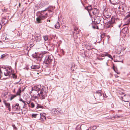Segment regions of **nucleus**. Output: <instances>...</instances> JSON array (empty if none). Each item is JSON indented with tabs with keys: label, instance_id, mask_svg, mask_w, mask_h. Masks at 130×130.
Listing matches in <instances>:
<instances>
[{
	"label": "nucleus",
	"instance_id": "f257e3e1",
	"mask_svg": "<svg viewBox=\"0 0 130 130\" xmlns=\"http://www.w3.org/2000/svg\"><path fill=\"white\" fill-rule=\"evenodd\" d=\"M55 7L49 6L44 10L37 12V17L36 18L37 23L41 22V21L46 18L48 16V14L50 16L52 15L53 14L52 10L54 9Z\"/></svg>",
	"mask_w": 130,
	"mask_h": 130
},
{
	"label": "nucleus",
	"instance_id": "f03ea898",
	"mask_svg": "<svg viewBox=\"0 0 130 130\" xmlns=\"http://www.w3.org/2000/svg\"><path fill=\"white\" fill-rule=\"evenodd\" d=\"M41 86H35L32 88L31 91H36L39 96L42 98H44L47 96L46 93L47 91V88L45 86H42V88H40Z\"/></svg>",
	"mask_w": 130,
	"mask_h": 130
},
{
	"label": "nucleus",
	"instance_id": "7ed1b4c3",
	"mask_svg": "<svg viewBox=\"0 0 130 130\" xmlns=\"http://www.w3.org/2000/svg\"><path fill=\"white\" fill-rule=\"evenodd\" d=\"M12 69L11 67H5L4 69V74L5 76L11 77L13 78H16L17 76L15 74H12Z\"/></svg>",
	"mask_w": 130,
	"mask_h": 130
},
{
	"label": "nucleus",
	"instance_id": "20e7f679",
	"mask_svg": "<svg viewBox=\"0 0 130 130\" xmlns=\"http://www.w3.org/2000/svg\"><path fill=\"white\" fill-rule=\"evenodd\" d=\"M53 59V57L52 55H47L45 57L43 62V66L45 68L49 67L52 63Z\"/></svg>",
	"mask_w": 130,
	"mask_h": 130
},
{
	"label": "nucleus",
	"instance_id": "39448f33",
	"mask_svg": "<svg viewBox=\"0 0 130 130\" xmlns=\"http://www.w3.org/2000/svg\"><path fill=\"white\" fill-rule=\"evenodd\" d=\"M91 14L92 13L93 15H98L99 14V11L98 9L96 8H93L92 10L91 11Z\"/></svg>",
	"mask_w": 130,
	"mask_h": 130
},
{
	"label": "nucleus",
	"instance_id": "423d86ee",
	"mask_svg": "<svg viewBox=\"0 0 130 130\" xmlns=\"http://www.w3.org/2000/svg\"><path fill=\"white\" fill-rule=\"evenodd\" d=\"M13 109L15 111L19 110H20V107L19 106V104L17 103L14 105L12 106Z\"/></svg>",
	"mask_w": 130,
	"mask_h": 130
},
{
	"label": "nucleus",
	"instance_id": "0eeeda50",
	"mask_svg": "<svg viewBox=\"0 0 130 130\" xmlns=\"http://www.w3.org/2000/svg\"><path fill=\"white\" fill-rule=\"evenodd\" d=\"M21 92V88H20L18 90L17 92L16 93V94L14 95L13 96H11L10 98H15L16 97L17 95H20V93Z\"/></svg>",
	"mask_w": 130,
	"mask_h": 130
},
{
	"label": "nucleus",
	"instance_id": "6e6552de",
	"mask_svg": "<svg viewBox=\"0 0 130 130\" xmlns=\"http://www.w3.org/2000/svg\"><path fill=\"white\" fill-rule=\"evenodd\" d=\"M3 102L6 107L7 108H8V109L9 110V111H10V103H7L6 101L5 100H4L3 101Z\"/></svg>",
	"mask_w": 130,
	"mask_h": 130
},
{
	"label": "nucleus",
	"instance_id": "1a4fd4ad",
	"mask_svg": "<svg viewBox=\"0 0 130 130\" xmlns=\"http://www.w3.org/2000/svg\"><path fill=\"white\" fill-rule=\"evenodd\" d=\"M94 22H96V23L98 24L100 23L101 19L100 17H96L94 19Z\"/></svg>",
	"mask_w": 130,
	"mask_h": 130
},
{
	"label": "nucleus",
	"instance_id": "9d476101",
	"mask_svg": "<svg viewBox=\"0 0 130 130\" xmlns=\"http://www.w3.org/2000/svg\"><path fill=\"white\" fill-rule=\"evenodd\" d=\"M40 67L39 65H32L31 66V68L32 69L34 70L38 69Z\"/></svg>",
	"mask_w": 130,
	"mask_h": 130
},
{
	"label": "nucleus",
	"instance_id": "9b49d317",
	"mask_svg": "<svg viewBox=\"0 0 130 130\" xmlns=\"http://www.w3.org/2000/svg\"><path fill=\"white\" fill-rule=\"evenodd\" d=\"M35 40L37 42H38L41 40V37L40 35H36L35 37Z\"/></svg>",
	"mask_w": 130,
	"mask_h": 130
},
{
	"label": "nucleus",
	"instance_id": "f8f14e48",
	"mask_svg": "<svg viewBox=\"0 0 130 130\" xmlns=\"http://www.w3.org/2000/svg\"><path fill=\"white\" fill-rule=\"evenodd\" d=\"M86 9L87 10L88 12L90 14H91V11L92 10L93 8H92L91 6H88L86 8Z\"/></svg>",
	"mask_w": 130,
	"mask_h": 130
},
{
	"label": "nucleus",
	"instance_id": "ddd939ff",
	"mask_svg": "<svg viewBox=\"0 0 130 130\" xmlns=\"http://www.w3.org/2000/svg\"><path fill=\"white\" fill-rule=\"evenodd\" d=\"M121 7H122L123 11H124L126 9L127 5L125 3H123L121 5Z\"/></svg>",
	"mask_w": 130,
	"mask_h": 130
},
{
	"label": "nucleus",
	"instance_id": "4468645a",
	"mask_svg": "<svg viewBox=\"0 0 130 130\" xmlns=\"http://www.w3.org/2000/svg\"><path fill=\"white\" fill-rule=\"evenodd\" d=\"M26 102H27V103L28 104L29 106V107H30V105L29 104L30 103V102L29 101L28 102H25V101H23V102L24 104V105L23 106V108H24V109H27V106H26L27 104L25 103Z\"/></svg>",
	"mask_w": 130,
	"mask_h": 130
},
{
	"label": "nucleus",
	"instance_id": "2eb2a0df",
	"mask_svg": "<svg viewBox=\"0 0 130 130\" xmlns=\"http://www.w3.org/2000/svg\"><path fill=\"white\" fill-rule=\"evenodd\" d=\"M7 20L6 18H3L2 20V24L4 25L7 23Z\"/></svg>",
	"mask_w": 130,
	"mask_h": 130
},
{
	"label": "nucleus",
	"instance_id": "dca6fc26",
	"mask_svg": "<svg viewBox=\"0 0 130 130\" xmlns=\"http://www.w3.org/2000/svg\"><path fill=\"white\" fill-rule=\"evenodd\" d=\"M110 2L113 5L115 4L116 3H118V0H109Z\"/></svg>",
	"mask_w": 130,
	"mask_h": 130
},
{
	"label": "nucleus",
	"instance_id": "f3484780",
	"mask_svg": "<svg viewBox=\"0 0 130 130\" xmlns=\"http://www.w3.org/2000/svg\"><path fill=\"white\" fill-rule=\"evenodd\" d=\"M60 26V25L59 22L58 21L56 22V23L55 25V28L56 29H59V28Z\"/></svg>",
	"mask_w": 130,
	"mask_h": 130
},
{
	"label": "nucleus",
	"instance_id": "a211bd4d",
	"mask_svg": "<svg viewBox=\"0 0 130 130\" xmlns=\"http://www.w3.org/2000/svg\"><path fill=\"white\" fill-rule=\"evenodd\" d=\"M40 115L41 116L40 119L41 120L44 121L46 120V118L45 116L43 115H42L41 113H40Z\"/></svg>",
	"mask_w": 130,
	"mask_h": 130
},
{
	"label": "nucleus",
	"instance_id": "6ab92c4d",
	"mask_svg": "<svg viewBox=\"0 0 130 130\" xmlns=\"http://www.w3.org/2000/svg\"><path fill=\"white\" fill-rule=\"evenodd\" d=\"M101 90H98L96 92L95 94L96 95H98V96L100 97L101 95Z\"/></svg>",
	"mask_w": 130,
	"mask_h": 130
},
{
	"label": "nucleus",
	"instance_id": "aec40b11",
	"mask_svg": "<svg viewBox=\"0 0 130 130\" xmlns=\"http://www.w3.org/2000/svg\"><path fill=\"white\" fill-rule=\"evenodd\" d=\"M44 107L42 106L40 104H37V106L36 107V108L37 109H38V108H43Z\"/></svg>",
	"mask_w": 130,
	"mask_h": 130
},
{
	"label": "nucleus",
	"instance_id": "412c9836",
	"mask_svg": "<svg viewBox=\"0 0 130 130\" xmlns=\"http://www.w3.org/2000/svg\"><path fill=\"white\" fill-rule=\"evenodd\" d=\"M81 125H77L75 128V130H81Z\"/></svg>",
	"mask_w": 130,
	"mask_h": 130
},
{
	"label": "nucleus",
	"instance_id": "4be33fe9",
	"mask_svg": "<svg viewBox=\"0 0 130 130\" xmlns=\"http://www.w3.org/2000/svg\"><path fill=\"white\" fill-rule=\"evenodd\" d=\"M105 56H107L109 58H110L111 59H113V58L109 54L107 53H106L105 54Z\"/></svg>",
	"mask_w": 130,
	"mask_h": 130
},
{
	"label": "nucleus",
	"instance_id": "5701e85b",
	"mask_svg": "<svg viewBox=\"0 0 130 130\" xmlns=\"http://www.w3.org/2000/svg\"><path fill=\"white\" fill-rule=\"evenodd\" d=\"M127 14H128L126 16L125 18H124V20H125L130 17V12L127 13Z\"/></svg>",
	"mask_w": 130,
	"mask_h": 130
},
{
	"label": "nucleus",
	"instance_id": "b1692460",
	"mask_svg": "<svg viewBox=\"0 0 130 130\" xmlns=\"http://www.w3.org/2000/svg\"><path fill=\"white\" fill-rule=\"evenodd\" d=\"M53 111L54 112V113H55V114L56 113H60V112H59V111L57 110L56 109H54L53 110Z\"/></svg>",
	"mask_w": 130,
	"mask_h": 130
},
{
	"label": "nucleus",
	"instance_id": "393cba45",
	"mask_svg": "<svg viewBox=\"0 0 130 130\" xmlns=\"http://www.w3.org/2000/svg\"><path fill=\"white\" fill-rule=\"evenodd\" d=\"M115 22V20L114 19L111 20V21H109V22L108 23V24H110L112 25V24H113Z\"/></svg>",
	"mask_w": 130,
	"mask_h": 130
},
{
	"label": "nucleus",
	"instance_id": "a878e982",
	"mask_svg": "<svg viewBox=\"0 0 130 130\" xmlns=\"http://www.w3.org/2000/svg\"><path fill=\"white\" fill-rule=\"evenodd\" d=\"M43 38L45 41H46L48 40V36H43Z\"/></svg>",
	"mask_w": 130,
	"mask_h": 130
},
{
	"label": "nucleus",
	"instance_id": "bb28decb",
	"mask_svg": "<svg viewBox=\"0 0 130 130\" xmlns=\"http://www.w3.org/2000/svg\"><path fill=\"white\" fill-rule=\"evenodd\" d=\"M129 100H124V98H121V100L125 102H128L130 100V98H129Z\"/></svg>",
	"mask_w": 130,
	"mask_h": 130
},
{
	"label": "nucleus",
	"instance_id": "cd10ccee",
	"mask_svg": "<svg viewBox=\"0 0 130 130\" xmlns=\"http://www.w3.org/2000/svg\"><path fill=\"white\" fill-rule=\"evenodd\" d=\"M4 48V46L3 45V43L2 41H0V48Z\"/></svg>",
	"mask_w": 130,
	"mask_h": 130
},
{
	"label": "nucleus",
	"instance_id": "c85d7f7f",
	"mask_svg": "<svg viewBox=\"0 0 130 130\" xmlns=\"http://www.w3.org/2000/svg\"><path fill=\"white\" fill-rule=\"evenodd\" d=\"M32 56L34 58H36L37 57V56L36 55V53H35V54H34L32 55Z\"/></svg>",
	"mask_w": 130,
	"mask_h": 130
},
{
	"label": "nucleus",
	"instance_id": "c756f323",
	"mask_svg": "<svg viewBox=\"0 0 130 130\" xmlns=\"http://www.w3.org/2000/svg\"><path fill=\"white\" fill-rule=\"evenodd\" d=\"M38 114H33L32 115V118H36V116Z\"/></svg>",
	"mask_w": 130,
	"mask_h": 130
},
{
	"label": "nucleus",
	"instance_id": "7c9ffc66",
	"mask_svg": "<svg viewBox=\"0 0 130 130\" xmlns=\"http://www.w3.org/2000/svg\"><path fill=\"white\" fill-rule=\"evenodd\" d=\"M30 105L31 107V108H33L35 107V104L33 102H31L30 103Z\"/></svg>",
	"mask_w": 130,
	"mask_h": 130
},
{
	"label": "nucleus",
	"instance_id": "2f4dec72",
	"mask_svg": "<svg viewBox=\"0 0 130 130\" xmlns=\"http://www.w3.org/2000/svg\"><path fill=\"white\" fill-rule=\"evenodd\" d=\"M87 49L88 50H90L92 48L91 47V46L90 45H88V46L87 47Z\"/></svg>",
	"mask_w": 130,
	"mask_h": 130
},
{
	"label": "nucleus",
	"instance_id": "473e14b6",
	"mask_svg": "<svg viewBox=\"0 0 130 130\" xmlns=\"http://www.w3.org/2000/svg\"><path fill=\"white\" fill-rule=\"evenodd\" d=\"M130 22V18H129L128 20L127 21V23L126 24H125V25H128L129 24V23Z\"/></svg>",
	"mask_w": 130,
	"mask_h": 130
},
{
	"label": "nucleus",
	"instance_id": "72a5a7b5",
	"mask_svg": "<svg viewBox=\"0 0 130 130\" xmlns=\"http://www.w3.org/2000/svg\"><path fill=\"white\" fill-rule=\"evenodd\" d=\"M120 116L118 115H116V116L113 117L114 118H120Z\"/></svg>",
	"mask_w": 130,
	"mask_h": 130
},
{
	"label": "nucleus",
	"instance_id": "f704fd0d",
	"mask_svg": "<svg viewBox=\"0 0 130 130\" xmlns=\"http://www.w3.org/2000/svg\"><path fill=\"white\" fill-rule=\"evenodd\" d=\"M74 31H74V32L73 31V35L74 36V35H75V34H78V32H77H77L75 33V31H76V29H75L74 30Z\"/></svg>",
	"mask_w": 130,
	"mask_h": 130
},
{
	"label": "nucleus",
	"instance_id": "c9c22d12",
	"mask_svg": "<svg viewBox=\"0 0 130 130\" xmlns=\"http://www.w3.org/2000/svg\"><path fill=\"white\" fill-rule=\"evenodd\" d=\"M6 55L5 54H3L1 55V58L2 59L4 58L5 57Z\"/></svg>",
	"mask_w": 130,
	"mask_h": 130
},
{
	"label": "nucleus",
	"instance_id": "e433bc0d",
	"mask_svg": "<svg viewBox=\"0 0 130 130\" xmlns=\"http://www.w3.org/2000/svg\"><path fill=\"white\" fill-rule=\"evenodd\" d=\"M92 127L93 128L92 129V130H94L96 129V128L97 126H96L95 125H94V126H93Z\"/></svg>",
	"mask_w": 130,
	"mask_h": 130
},
{
	"label": "nucleus",
	"instance_id": "4c0bfd02",
	"mask_svg": "<svg viewBox=\"0 0 130 130\" xmlns=\"http://www.w3.org/2000/svg\"><path fill=\"white\" fill-rule=\"evenodd\" d=\"M112 26L110 24V25H107V28H109Z\"/></svg>",
	"mask_w": 130,
	"mask_h": 130
},
{
	"label": "nucleus",
	"instance_id": "58836bf2",
	"mask_svg": "<svg viewBox=\"0 0 130 130\" xmlns=\"http://www.w3.org/2000/svg\"><path fill=\"white\" fill-rule=\"evenodd\" d=\"M12 126L13 127V128L17 130V127L15 126V125H13Z\"/></svg>",
	"mask_w": 130,
	"mask_h": 130
},
{
	"label": "nucleus",
	"instance_id": "ea45409f",
	"mask_svg": "<svg viewBox=\"0 0 130 130\" xmlns=\"http://www.w3.org/2000/svg\"><path fill=\"white\" fill-rule=\"evenodd\" d=\"M124 30H125L126 32L128 30V28H124Z\"/></svg>",
	"mask_w": 130,
	"mask_h": 130
},
{
	"label": "nucleus",
	"instance_id": "a19ab883",
	"mask_svg": "<svg viewBox=\"0 0 130 130\" xmlns=\"http://www.w3.org/2000/svg\"><path fill=\"white\" fill-rule=\"evenodd\" d=\"M113 69L115 71V72H116L118 74V73L117 72H116V71L115 69V67H114V66H113Z\"/></svg>",
	"mask_w": 130,
	"mask_h": 130
},
{
	"label": "nucleus",
	"instance_id": "79ce46f5",
	"mask_svg": "<svg viewBox=\"0 0 130 130\" xmlns=\"http://www.w3.org/2000/svg\"><path fill=\"white\" fill-rule=\"evenodd\" d=\"M27 109H24L23 110V111L24 112V113L25 114L26 113V111H27Z\"/></svg>",
	"mask_w": 130,
	"mask_h": 130
},
{
	"label": "nucleus",
	"instance_id": "37998d69",
	"mask_svg": "<svg viewBox=\"0 0 130 130\" xmlns=\"http://www.w3.org/2000/svg\"><path fill=\"white\" fill-rule=\"evenodd\" d=\"M61 51L63 54L64 55V50L62 49L61 50Z\"/></svg>",
	"mask_w": 130,
	"mask_h": 130
},
{
	"label": "nucleus",
	"instance_id": "c03bdc74",
	"mask_svg": "<svg viewBox=\"0 0 130 130\" xmlns=\"http://www.w3.org/2000/svg\"><path fill=\"white\" fill-rule=\"evenodd\" d=\"M2 71H1V69L0 68V76H1V74H2Z\"/></svg>",
	"mask_w": 130,
	"mask_h": 130
},
{
	"label": "nucleus",
	"instance_id": "a18cd8bd",
	"mask_svg": "<svg viewBox=\"0 0 130 130\" xmlns=\"http://www.w3.org/2000/svg\"><path fill=\"white\" fill-rule=\"evenodd\" d=\"M19 100L20 101H22V102L23 101H24L21 98L20 99H19Z\"/></svg>",
	"mask_w": 130,
	"mask_h": 130
},
{
	"label": "nucleus",
	"instance_id": "49530a36",
	"mask_svg": "<svg viewBox=\"0 0 130 130\" xmlns=\"http://www.w3.org/2000/svg\"><path fill=\"white\" fill-rule=\"evenodd\" d=\"M98 59L99 60H103V59L102 58H98Z\"/></svg>",
	"mask_w": 130,
	"mask_h": 130
},
{
	"label": "nucleus",
	"instance_id": "de8ad7c7",
	"mask_svg": "<svg viewBox=\"0 0 130 130\" xmlns=\"http://www.w3.org/2000/svg\"><path fill=\"white\" fill-rule=\"evenodd\" d=\"M2 25L0 23V30H1V28H2Z\"/></svg>",
	"mask_w": 130,
	"mask_h": 130
},
{
	"label": "nucleus",
	"instance_id": "09e8293b",
	"mask_svg": "<svg viewBox=\"0 0 130 130\" xmlns=\"http://www.w3.org/2000/svg\"><path fill=\"white\" fill-rule=\"evenodd\" d=\"M105 54H103L101 56L102 57H104V56H105Z\"/></svg>",
	"mask_w": 130,
	"mask_h": 130
},
{
	"label": "nucleus",
	"instance_id": "8fccbe9b",
	"mask_svg": "<svg viewBox=\"0 0 130 130\" xmlns=\"http://www.w3.org/2000/svg\"><path fill=\"white\" fill-rule=\"evenodd\" d=\"M118 8L119 9H120L121 8H122V7H121V5Z\"/></svg>",
	"mask_w": 130,
	"mask_h": 130
},
{
	"label": "nucleus",
	"instance_id": "3c124183",
	"mask_svg": "<svg viewBox=\"0 0 130 130\" xmlns=\"http://www.w3.org/2000/svg\"><path fill=\"white\" fill-rule=\"evenodd\" d=\"M92 27L93 28H94V29L96 28L95 26H92Z\"/></svg>",
	"mask_w": 130,
	"mask_h": 130
},
{
	"label": "nucleus",
	"instance_id": "603ef678",
	"mask_svg": "<svg viewBox=\"0 0 130 130\" xmlns=\"http://www.w3.org/2000/svg\"><path fill=\"white\" fill-rule=\"evenodd\" d=\"M4 11L6 12L7 11V10L5 9H4L3 11Z\"/></svg>",
	"mask_w": 130,
	"mask_h": 130
},
{
	"label": "nucleus",
	"instance_id": "864d4df0",
	"mask_svg": "<svg viewBox=\"0 0 130 130\" xmlns=\"http://www.w3.org/2000/svg\"><path fill=\"white\" fill-rule=\"evenodd\" d=\"M120 53H121V52H118V53H117V54H120Z\"/></svg>",
	"mask_w": 130,
	"mask_h": 130
},
{
	"label": "nucleus",
	"instance_id": "5fc2aeb1",
	"mask_svg": "<svg viewBox=\"0 0 130 130\" xmlns=\"http://www.w3.org/2000/svg\"><path fill=\"white\" fill-rule=\"evenodd\" d=\"M13 98H10V100L11 101Z\"/></svg>",
	"mask_w": 130,
	"mask_h": 130
},
{
	"label": "nucleus",
	"instance_id": "6e6d98bb",
	"mask_svg": "<svg viewBox=\"0 0 130 130\" xmlns=\"http://www.w3.org/2000/svg\"><path fill=\"white\" fill-rule=\"evenodd\" d=\"M105 96H104V94H103V97H105V96H106V94H105Z\"/></svg>",
	"mask_w": 130,
	"mask_h": 130
},
{
	"label": "nucleus",
	"instance_id": "4d7b16f0",
	"mask_svg": "<svg viewBox=\"0 0 130 130\" xmlns=\"http://www.w3.org/2000/svg\"><path fill=\"white\" fill-rule=\"evenodd\" d=\"M49 21V22H50V20H49L48 21L47 20V21Z\"/></svg>",
	"mask_w": 130,
	"mask_h": 130
},
{
	"label": "nucleus",
	"instance_id": "13d9d810",
	"mask_svg": "<svg viewBox=\"0 0 130 130\" xmlns=\"http://www.w3.org/2000/svg\"><path fill=\"white\" fill-rule=\"evenodd\" d=\"M120 26H121V25H119V27H120Z\"/></svg>",
	"mask_w": 130,
	"mask_h": 130
},
{
	"label": "nucleus",
	"instance_id": "bf43d9fd",
	"mask_svg": "<svg viewBox=\"0 0 130 130\" xmlns=\"http://www.w3.org/2000/svg\"><path fill=\"white\" fill-rule=\"evenodd\" d=\"M22 113H23V111H22Z\"/></svg>",
	"mask_w": 130,
	"mask_h": 130
},
{
	"label": "nucleus",
	"instance_id": "052dcab7",
	"mask_svg": "<svg viewBox=\"0 0 130 130\" xmlns=\"http://www.w3.org/2000/svg\"><path fill=\"white\" fill-rule=\"evenodd\" d=\"M122 94H123L124 93H123V92H122Z\"/></svg>",
	"mask_w": 130,
	"mask_h": 130
},
{
	"label": "nucleus",
	"instance_id": "680f3d73",
	"mask_svg": "<svg viewBox=\"0 0 130 130\" xmlns=\"http://www.w3.org/2000/svg\"><path fill=\"white\" fill-rule=\"evenodd\" d=\"M42 99H44L45 98H42Z\"/></svg>",
	"mask_w": 130,
	"mask_h": 130
},
{
	"label": "nucleus",
	"instance_id": "e2e57ef3",
	"mask_svg": "<svg viewBox=\"0 0 130 130\" xmlns=\"http://www.w3.org/2000/svg\"><path fill=\"white\" fill-rule=\"evenodd\" d=\"M96 98H95L94 99V100H96Z\"/></svg>",
	"mask_w": 130,
	"mask_h": 130
},
{
	"label": "nucleus",
	"instance_id": "0e129e2a",
	"mask_svg": "<svg viewBox=\"0 0 130 130\" xmlns=\"http://www.w3.org/2000/svg\"><path fill=\"white\" fill-rule=\"evenodd\" d=\"M34 98H37V96H34Z\"/></svg>",
	"mask_w": 130,
	"mask_h": 130
},
{
	"label": "nucleus",
	"instance_id": "69168bd1",
	"mask_svg": "<svg viewBox=\"0 0 130 130\" xmlns=\"http://www.w3.org/2000/svg\"><path fill=\"white\" fill-rule=\"evenodd\" d=\"M123 97L122 96H121V98H123Z\"/></svg>",
	"mask_w": 130,
	"mask_h": 130
},
{
	"label": "nucleus",
	"instance_id": "338daca9",
	"mask_svg": "<svg viewBox=\"0 0 130 130\" xmlns=\"http://www.w3.org/2000/svg\"><path fill=\"white\" fill-rule=\"evenodd\" d=\"M20 3H19V6H20Z\"/></svg>",
	"mask_w": 130,
	"mask_h": 130
},
{
	"label": "nucleus",
	"instance_id": "774afa93",
	"mask_svg": "<svg viewBox=\"0 0 130 130\" xmlns=\"http://www.w3.org/2000/svg\"><path fill=\"white\" fill-rule=\"evenodd\" d=\"M1 102V100L0 99V102Z\"/></svg>",
	"mask_w": 130,
	"mask_h": 130
}]
</instances>
